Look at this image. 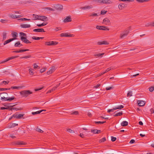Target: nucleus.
<instances>
[{
  "mask_svg": "<svg viewBox=\"0 0 154 154\" xmlns=\"http://www.w3.org/2000/svg\"><path fill=\"white\" fill-rule=\"evenodd\" d=\"M32 38L35 40H38V37H35V36H33L32 37Z\"/></svg>",
  "mask_w": 154,
  "mask_h": 154,
  "instance_id": "61",
  "label": "nucleus"
},
{
  "mask_svg": "<svg viewBox=\"0 0 154 154\" xmlns=\"http://www.w3.org/2000/svg\"><path fill=\"white\" fill-rule=\"evenodd\" d=\"M132 96V92L131 91H129L128 93L127 97H130Z\"/></svg>",
  "mask_w": 154,
  "mask_h": 154,
  "instance_id": "27",
  "label": "nucleus"
},
{
  "mask_svg": "<svg viewBox=\"0 0 154 154\" xmlns=\"http://www.w3.org/2000/svg\"><path fill=\"white\" fill-rule=\"evenodd\" d=\"M134 142H135V140H134L132 139L130 140L129 143H130L131 144V143H134Z\"/></svg>",
  "mask_w": 154,
  "mask_h": 154,
  "instance_id": "64",
  "label": "nucleus"
},
{
  "mask_svg": "<svg viewBox=\"0 0 154 154\" xmlns=\"http://www.w3.org/2000/svg\"><path fill=\"white\" fill-rule=\"evenodd\" d=\"M16 144L18 145H22L24 144V143L22 141H18L16 142Z\"/></svg>",
  "mask_w": 154,
  "mask_h": 154,
  "instance_id": "31",
  "label": "nucleus"
},
{
  "mask_svg": "<svg viewBox=\"0 0 154 154\" xmlns=\"http://www.w3.org/2000/svg\"><path fill=\"white\" fill-rule=\"evenodd\" d=\"M99 2L100 3H103L105 4H109L111 2V1L109 0H100Z\"/></svg>",
  "mask_w": 154,
  "mask_h": 154,
  "instance_id": "10",
  "label": "nucleus"
},
{
  "mask_svg": "<svg viewBox=\"0 0 154 154\" xmlns=\"http://www.w3.org/2000/svg\"><path fill=\"white\" fill-rule=\"evenodd\" d=\"M137 1L139 2L143 3L145 2H147L149 1L150 0H136Z\"/></svg>",
  "mask_w": 154,
  "mask_h": 154,
  "instance_id": "32",
  "label": "nucleus"
},
{
  "mask_svg": "<svg viewBox=\"0 0 154 154\" xmlns=\"http://www.w3.org/2000/svg\"><path fill=\"white\" fill-rule=\"evenodd\" d=\"M128 123L126 121H124L122 122L121 123V125L122 126H127L128 125Z\"/></svg>",
  "mask_w": 154,
  "mask_h": 154,
  "instance_id": "21",
  "label": "nucleus"
},
{
  "mask_svg": "<svg viewBox=\"0 0 154 154\" xmlns=\"http://www.w3.org/2000/svg\"><path fill=\"white\" fill-rule=\"evenodd\" d=\"M102 23L105 25H109L111 23L109 19L107 18H106L103 20Z\"/></svg>",
  "mask_w": 154,
  "mask_h": 154,
  "instance_id": "5",
  "label": "nucleus"
},
{
  "mask_svg": "<svg viewBox=\"0 0 154 154\" xmlns=\"http://www.w3.org/2000/svg\"><path fill=\"white\" fill-rule=\"evenodd\" d=\"M47 23H48L45 22L44 23H43L41 24H39V27H41L44 26H45L47 25Z\"/></svg>",
  "mask_w": 154,
  "mask_h": 154,
  "instance_id": "37",
  "label": "nucleus"
},
{
  "mask_svg": "<svg viewBox=\"0 0 154 154\" xmlns=\"http://www.w3.org/2000/svg\"><path fill=\"white\" fill-rule=\"evenodd\" d=\"M32 115H33L38 114V111L36 112H32Z\"/></svg>",
  "mask_w": 154,
  "mask_h": 154,
  "instance_id": "62",
  "label": "nucleus"
},
{
  "mask_svg": "<svg viewBox=\"0 0 154 154\" xmlns=\"http://www.w3.org/2000/svg\"><path fill=\"white\" fill-rule=\"evenodd\" d=\"M19 20H21L23 21H26V20H30V19H26V18H21L20 19H19Z\"/></svg>",
  "mask_w": 154,
  "mask_h": 154,
  "instance_id": "38",
  "label": "nucleus"
},
{
  "mask_svg": "<svg viewBox=\"0 0 154 154\" xmlns=\"http://www.w3.org/2000/svg\"><path fill=\"white\" fill-rule=\"evenodd\" d=\"M3 40H5L6 39L7 37V33L6 32H4L3 34Z\"/></svg>",
  "mask_w": 154,
  "mask_h": 154,
  "instance_id": "34",
  "label": "nucleus"
},
{
  "mask_svg": "<svg viewBox=\"0 0 154 154\" xmlns=\"http://www.w3.org/2000/svg\"><path fill=\"white\" fill-rule=\"evenodd\" d=\"M39 20L45 22L48 21V17L45 16L39 15Z\"/></svg>",
  "mask_w": 154,
  "mask_h": 154,
  "instance_id": "4",
  "label": "nucleus"
},
{
  "mask_svg": "<svg viewBox=\"0 0 154 154\" xmlns=\"http://www.w3.org/2000/svg\"><path fill=\"white\" fill-rule=\"evenodd\" d=\"M57 7L59 9H62L63 8V6L60 5H58L57 6Z\"/></svg>",
  "mask_w": 154,
  "mask_h": 154,
  "instance_id": "40",
  "label": "nucleus"
},
{
  "mask_svg": "<svg viewBox=\"0 0 154 154\" xmlns=\"http://www.w3.org/2000/svg\"><path fill=\"white\" fill-rule=\"evenodd\" d=\"M91 8V7L89 6H85L84 7H83L81 8L83 10H86L87 9H90Z\"/></svg>",
  "mask_w": 154,
  "mask_h": 154,
  "instance_id": "30",
  "label": "nucleus"
},
{
  "mask_svg": "<svg viewBox=\"0 0 154 154\" xmlns=\"http://www.w3.org/2000/svg\"><path fill=\"white\" fill-rule=\"evenodd\" d=\"M17 33L16 32H14L11 33L12 37L13 38H16L17 36Z\"/></svg>",
  "mask_w": 154,
  "mask_h": 154,
  "instance_id": "23",
  "label": "nucleus"
},
{
  "mask_svg": "<svg viewBox=\"0 0 154 154\" xmlns=\"http://www.w3.org/2000/svg\"><path fill=\"white\" fill-rule=\"evenodd\" d=\"M122 114V111L119 112L117 113L115 115H114V116H121Z\"/></svg>",
  "mask_w": 154,
  "mask_h": 154,
  "instance_id": "33",
  "label": "nucleus"
},
{
  "mask_svg": "<svg viewBox=\"0 0 154 154\" xmlns=\"http://www.w3.org/2000/svg\"><path fill=\"white\" fill-rule=\"evenodd\" d=\"M91 132L93 134H98L100 133L101 131L100 130L94 129L91 130Z\"/></svg>",
  "mask_w": 154,
  "mask_h": 154,
  "instance_id": "15",
  "label": "nucleus"
},
{
  "mask_svg": "<svg viewBox=\"0 0 154 154\" xmlns=\"http://www.w3.org/2000/svg\"><path fill=\"white\" fill-rule=\"evenodd\" d=\"M112 88L113 87H109L106 88V90H109L112 89Z\"/></svg>",
  "mask_w": 154,
  "mask_h": 154,
  "instance_id": "63",
  "label": "nucleus"
},
{
  "mask_svg": "<svg viewBox=\"0 0 154 154\" xmlns=\"http://www.w3.org/2000/svg\"><path fill=\"white\" fill-rule=\"evenodd\" d=\"M24 115V114H15L13 115V117L14 118H15L17 119H21Z\"/></svg>",
  "mask_w": 154,
  "mask_h": 154,
  "instance_id": "6",
  "label": "nucleus"
},
{
  "mask_svg": "<svg viewBox=\"0 0 154 154\" xmlns=\"http://www.w3.org/2000/svg\"><path fill=\"white\" fill-rule=\"evenodd\" d=\"M130 31L129 29H126L123 32L125 33V34H127V35H128V33H129Z\"/></svg>",
  "mask_w": 154,
  "mask_h": 154,
  "instance_id": "44",
  "label": "nucleus"
},
{
  "mask_svg": "<svg viewBox=\"0 0 154 154\" xmlns=\"http://www.w3.org/2000/svg\"><path fill=\"white\" fill-rule=\"evenodd\" d=\"M149 91L150 92H152L154 90V85L151 86L149 88Z\"/></svg>",
  "mask_w": 154,
  "mask_h": 154,
  "instance_id": "29",
  "label": "nucleus"
},
{
  "mask_svg": "<svg viewBox=\"0 0 154 154\" xmlns=\"http://www.w3.org/2000/svg\"><path fill=\"white\" fill-rule=\"evenodd\" d=\"M8 20H2V19L1 20V22L3 23H5L8 22Z\"/></svg>",
  "mask_w": 154,
  "mask_h": 154,
  "instance_id": "49",
  "label": "nucleus"
},
{
  "mask_svg": "<svg viewBox=\"0 0 154 154\" xmlns=\"http://www.w3.org/2000/svg\"><path fill=\"white\" fill-rule=\"evenodd\" d=\"M32 18L33 20H35L38 19V15H36L35 14H33L32 16Z\"/></svg>",
  "mask_w": 154,
  "mask_h": 154,
  "instance_id": "20",
  "label": "nucleus"
},
{
  "mask_svg": "<svg viewBox=\"0 0 154 154\" xmlns=\"http://www.w3.org/2000/svg\"><path fill=\"white\" fill-rule=\"evenodd\" d=\"M16 39H17L16 38H12L8 40H6V41H5L4 43V45H5L6 44L9 43L11 41H12Z\"/></svg>",
  "mask_w": 154,
  "mask_h": 154,
  "instance_id": "12",
  "label": "nucleus"
},
{
  "mask_svg": "<svg viewBox=\"0 0 154 154\" xmlns=\"http://www.w3.org/2000/svg\"><path fill=\"white\" fill-rule=\"evenodd\" d=\"M10 88H0V91H4L8 90L10 89Z\"/></svg>",
  "mask_w": 154,
  "mask_h": 154,
  "instance_id": "53",
  "label": "nucleus"
},
{
  "mask_svg": "<svg viewBox=\"0 0 154 154\" xmlns=\"http://www.w3.org/2000/svg\"><path fill=\"white\" fill-rule=\"evenodd\" d=\"M29 51V49L21 50L19 51H13V53H21Z\"/></svg>",
  "mask_w": 154,
  "mask_h": 154,
  "instance_id": "16",
  "label": "nucleus"
},
{
  "mask_svg": "<svg viewBox=\"0 0 154 154\" xmlns=\"http://www.w3.org/2000/svg\"><path fill=\"white\" fill-rule=\"evenodd\" d=\"M29 72L30 75H33L34 73L33 72L32 69L30 68L29 69Z\"/></svg>",
  "mask_w": 154,
  "mask_h": 154,
  "instance_id": "43",
  "label": "nucleus"
},
{
  "mask_svg": "<svg viewBox=\"0 0 154 154\" xmlns=\"http://www.w3.org/2000/svg\"><path fill=\"white\" fill-rule=\"evenodd\" d=\"M17 125H18V124H15V123L12 124L11 126V127H10V128H11V127H14L16 126Z\"/></svg>",
  "mask_w": 154,
  "mask_h": 154,
  "instance_id": "55",
  "label": "nucleus"
},
{
  "mask_svg": "<svg viewBox=\"0 0 154 154\" xmlns=\"http://www.w3.org/2000/svg\"><path fill=\"white\" fill-rule=\"evenodd\" d=\"M22 87V86H14L11 87V89H18L21 88Z\"/></svg>",
  "mask_w": 154,
  "mask_h": 154,
  "instance_id": "28",
  "label": "nucleus"
},
{
  "mask_svg": "<svg viewBox=\"0 0 154 154\" xmlns=\"http://www.w3.org/2000/svg\"><path fill=\"white\" fill-rule=\"evenodd\" d=\"M106 122V121H103V122H100V121H98V122H94L96 124H103Z\"/></svg>",
  "mask_w": 154,
  "mask_h": 154,
  "instance_id": "42",
  "label": "nucleus"
},
{
  "mask_svg": "<svg viewBox=\"0 0 154 154\" xmlns=\"http://www.w3.org/2000/svg\"><path fill=\"white\" fill-rule=\"evenodd\" d=\"M127 7V5L124 3L119 4L118 6V8L120 10H122Z\"/></svg>",
  "mask_w": 154,
  "mask_h": 154,
  "instance_id": "8",
  "label": "nucleus"
},
{
  "mask_svg": "<svg viewBox=\"0 0 154 154\" xmlns=\"http://www.w3.org/2000/svg\"><path fill=\"white\" fill-rule=\"evenodd\" d=\"M21 27L23 28H28L30 27V25L29 24H23L20 25Z\"/></svg>",
  "mask_w": 154,
  "mask_h": 154,
  "instance_id": "17",
  "label": "nucleus"
},
{
  "mask_svg": "<svg viewBox=\"0 0 154 154\" xmlns=\"http://www.w3.org/2000/svg\"><path fill=\"white\" fill-rule=\"evenodd\" d=\"M109 30V29L108 28H107L106 26H103L102 29V30Z\"/></svg>",
  "mask_w": 154,
  "mask_h": 154,
  "instance_id": "41",
  "label": "nucleus"
},
{
  "mask_svg": "<svg viewBox=\"0 0 154 154\" xmlns=\"http://www.w3.org/2000/svg\"><path fill=\"white\" fill-rule=\"evenodd\" d=\"M34 68L35 69H36L38 67V66L35 63L34 65Z\"/></svg>",
  "mask_w": 154,
  "mask_h": 154,
  "instance_id": "58",
  "label": "nucleus"
},
{
  "mask_svg": "<svg viewBox=\"0 0 154 154\" xmlns=\"http://www.w3.org/2000/svg\"><path fill=\"white\" fill-rule=\"evenodd\" d=\"M14 97H1V100H2L11 101L12 100H14Z\"/></svg>",
  "mask_w": 154,
  "mask_h": 154,
  "instance_id": "3",
  "label": "nucleus"
},
{
  "mask_svg": "<svg viewBox=\"0 0 154 154\" xmlns=\"http://www.w3.org/2000/svg\"><path fill=\"white\" fill-rule=\"evenodd\" d=\"M79 114V112L78 111H75L72 113H71V114L72 115H77Z\"/></svg>",
  "mask_w": 154,
  "mask_h": 154,
  "instance_id": "39",
  "label": "nucleus"
},
{
  "mask_svg": "<svg viewBox=\"0 0 154 154\" xmlns=\"http://www.w3.org/2000/svg\"><path fill=\"white\" fill-rule=\"evenodd\" d=\"M47 69V68L46 67H44L43 68L41 69L40 70V72L41 73H42L44 72L45 71L46 69Z\"/></svg>",
  "mask_w": 154,
  "mask_h": 154,
  "instance_id": "35",
  "label": "nucleus"
},
{
  "mask_svg": "<svg viewBox=\"0 0 154 154\" xmlns=\"http://www.w3.org/2000/svg\"><path fill=\"white\" fill-rule=\"evenodd\" d=\"M23 45L22 44H20L19 41L17 42L14 45V46L16 47H21Z\"/></svg>",
  "mask_w": 154,
  "mask_h": 154,
  "instance_id": "22",
  "label": "nucleus"
},
{
  "mask_svg": "<svg viewBox=\"0 0 154 154\" xmlns=\"http://www.w3.org/2000/svg\"><path fill=\"white\" fill-rule=\"evenodd\" d=\"M72 21V19L70 16L67 17L63 20V22L64 23H67Z\"/></svg>",
  "mask_w": 154,
  "mask_h": 154,
  "instance_id": "11",
  "label": "nucleus"
},
{
  "mask_svg": "<svg viewBox=\"0 0 154 154\" xmlns=\"http://www.w3.org/2000/svg\"><path fill=\"white\" fill-rule=\"evenodd\" d=\"M116 109H114V108L112 109H109L107 110V112H113V110H115Z\"/></svg>",
  "mask_w": 154,
  "mask_h": 154,
  "instance_id": "59",
  "label": "nucleus"
},
{
  "mask_svg": "<svg viewBox=\"0 0 154 154\" xmlns=\"http://www.w3.org/2000/svg\"><path fill=\"white\" fill-rule=\"evenodd\" d=\"M55 70V67L54 66L52 67L49 70L52 73Z\"/></svg>",
  "mask_w": 154,
  "mask_h": 154,
  "instance_id": "46",
  "label": "nucleus"
},
{
  "mask_svg": "<svg viewBox=\"0 0 154 154\" xmlns=\"http://www.w3.org/2000/svg\"><path fill=\"white\" fill-rule=\"evenodd\" d=\"M106 140V138L103 137V138H102V139H100V140L99 142L100 143H102V142H103L105 141Z\"/></svg>",
  "mask_w": 154,
  "mask_h": 154,
  "instance_id": "47",
  "label": "nucleus"
},
{
  "mask_svg": "<svg viewBox=\"0 0 154 154\" xmlns=\"http://www.w3.org/2000/svg\"><path fill=\"white\" fill-rule=\"evenodd\" d=\"M67 131H68V132L70 133H72L73 132H74V131H73V130H72L71 129H68L67 130Z\"/></svg>",
  "mask_w": 154,
  "mask_h": 154,
  "instance_id": "52",
  "label": "nucleus"
},
{
  "mask_svg": "<svg viewBox=\"0 0 154 154\" xmlns=\"http://www.w3.org/2000/svg\"><path fill=\"white\" fill-rule=\"evenodd\" d=\"M14 56H12L10 57H9V58H8V59L6 60H5L1 62L0 63H0H5L8 61V60H12V59H14Z\"/></svg>",
  "mask_w": 154,
  "mask_h": 154,
  "instance_id": "18",
  "label": "nucleus"
},
{
  "mask_svg": "<svg viewBox=\"0 0 154 154\" xmlns=\"http://www.w3.org/2000/svg\"><path fill=\"white\" fill-rule=\"evenodd\" d=\"M103 27V26H96V28L98 29L102 30V29Z\"/></svg>",
  "mask_w": 154,
  "mask_h": 154,
  "instance_id": "45",
  "label": "nucleus"
},
{
  "mask_svg": "<svg viewBox=\"0 0 154 154\" xmlns=\"http://www.w3.org/2000/svg\"><path fill=\"white\" fill-rule=\"evenodd\" d=\"M104 54V53L95 54L94 56L96 57H102L103 56Z\"/></svg>",
  "mask_w": 154,
  "mask_h": 154,
  "instance_id": "19",
  "label": "nucleus"
},
{
  "mask_svg": "<svg viewBox=\"0 0 154 154\" xmlns=\"http://www.w3.org/2000/svg\"><path fill=\"white\" fill-rule=\"evenodd\" d=\"M32 93V92L29 90L23 91L20 92V94L23 96H27Z\"/></svg>",
  "mask_w": 154,
  "mask_h": 154,
  "instance_id": "2",
  "label": "nucleus"
},
{
  "mask_svg": "<svg viewBox=\"0 0 154 154\" xmlns=\"http://www.w3.org/2000/svg\"><path fill=\"white\" fill-rule=\"evenodd\" d=\"M111 141L112 142H114L116 140V137H114L113 136L111 137Z\"/></svg>",
  "mask_w": 154,
  "mask_h": 154,
  "instance_id": "50",
  "label": "nucleus"
},
{
  "mask_svg": "<svg viewBox=\"0 0 154 154\" xmlns=\"http://www.w3.org/2000/svg\"><path fill=\"white\" fill-rule=\"evenodd\" d=\"M20 34L21 36L26 37V34L22 32H20Z\"/></svg>",
  "mask_w": 154,
  "mask_h": 154,
  "instance_id": "48",
  "label": "nucleus"
},
{
  "mask_svg": "<svg viewBox=\"0 0 154 154\" xmlns=\"http://www.w3.org/2000/svg\"><path fill=\"white\" fill-rule=\"evenodd\" d=\"M124 108V106L122 105H120L114 108V109H121Z\"/></svg>",
  "mask_w": 154,
  "mask_h": 154,
  "instance_id": "24",
  "label": "nucleus"
},
{
  "mask_svg": "<svg viewBox=\"0 0 154 154\" xmlns=\"http://www.w3.org/2000/svg\"><path fill=\"white\" fill-rule=\"evenodd\" d=\"M98 45H107L109 44V43L107 41H103L102 42H97Z\"/></svg>",
  "mask_w": 154,
  "mask_h": 154,
  "instance_id": "13",
  "label": "nucleus"
},
{
  "mask_svg": "<svg viewBox=\"0 0 154 154\" xmlns=\"http://www.w3.org/2000/svg\"><path fill=\"white\" fill-rule=\"evenodd\" d=\"M39 11L42 13H45L46 12V10H49L51 11H54V9L49 7H43L41 4H39Z\"/></svg>",
  "mask_w": 154,
  "mask_h": 154,
  "instance_id": "1",
  "label": "nucleus"
},
{
  "mask_svg": "<svg viewBox=\"0 0 154 154\" xmlns=\"http://www.w3.org/2000/svg\"><path fill=\"white\" fill-rule=\"evenodd\" d=\"M128 35H127V34H125L124 32H123L122 34H120V38H123L125 37L126 36Z\"/></svg>",
  "mask_w": 154,
  "mask_h": 154,
  "instance_id": "26",
  "label": "nucleus"
},
{
  "mask_svg": "<svg viewBox=\"0 0 154 154\" xmlns=\"http://www.w3.org/2000/svg\"><path fill=\"white\" fill-rule=\"evenodd\" d=\"M73 35L71 34L68 35L67 33H63L60 34V36L61 37H72L73 36Z\"/></svg>",
  "mask_w": 154,
  "mask_h": 154,
  "instance_id": "9",
  "label": "nucleus"
},
{
  "mask_svg": "<svg viewBox=\"0 0 154 154\" xmlns=\"http://www.w3.org/2000/svg\"><path fill=\"white\" fill-rule=\"evenodd\" d=\"M106 11H105V10H103L101 11V14H105L106 13Z\"/></svg>",
  "mask_w": 154,
  "mask_h": 154,
  "instance_id": "56",
  "label": "nucleus"
},
{
  "mask_svg": "<svg viewBox=\"0 0 154 154\" xmlns=\"http://www.w3.org/2000/svg\"><path fill=\"white\" fill-rule=\"evenodd\" d=\"M51 45H55L58 44V42L55 41H51Z\"/></svg>",
  "mask_w": 154,
  "mask_h": 154,
  "instance_id": "36",
  "label": "nucleus"
},
{
  "mask_svg": "<svg viewBox=\"0 0 154 154\" xmlns=\"http://www.w3.org/2000/svg\"><path fill=\"white\" fill-rule=\"evenodd\" d=\"M9 17L13 18H16L20 17L19 15L17 16L14 14H11L10 15Z\"/></svg>",
  "mask_w": 154,
  "mask_h": 154,
  "instance_id": "25",
  "label": "nucleus"
},
{
  "mask_svg": "<svg viewBox=\"0 0 154 154\" xmlns=\"http://www.w3.org/2000/svg\"><path fill=\"white\" fill-rule=\"evenodd\" d=\"M45 32V31L44 30V29L42 28H39V32Z\"/></svg>",
  "mask_w": 154,
  "mask_h": 154,
  "instance_id": "60",
  "label": "nucleus"
},
{
  "mask_svg": "<svg viewBox=\"0 0 154 154\" xmlns=\"http://www.w3.org/2000/svg\"><path fill=\"white\" fill-rule=\"evenodd\" d=\"M11 109V110L15 109V110H16V111H17V110H21V108H16L15 107H14L13 108H12Z\"/></svg>",
  "mask_w": 154,
  "mask_h": 154,
  "instance_id": "54",
  "label": "nucleus"
},
{
  "mask_svg": "<svg viewBox=\"0 0 154 154\" xmlns=\"http://www.w3.org/2000/svg\"><path fill=\"white\" fill-rule=\"evenodd\" d=\"M138 103L139 105L140 106H144L146 103L145 101L142 100L138 101Z\"/></svg>",
  "mask_w": 154,
  "mask_h": 154,
  "instance_id": "14",
  "label": "nucleus"
},
{
  "mask_svg": "<svg viewBox=\"0 0 154 154\" xmlns=\"http://www.w3.org/2000/svg\"><path fill=\"white\" fill-rule=\"evenodd\" d=\"M51 41L47 42H45V45H51Z\"/></svg>",
  "mask_w": 154,
  "mask_h": 154,
  "instance_id": "51",
  "label": "nucleus"
},
{
  "mask_svg": "<svg viewBox=\"0 0 154 154\" xmlns=\"http://www.w3.org/2000/svg\"><path fill=\"white\" fill-rule=\"evenodd\" d=\"M20 39L26 43L27 44L31 43L30 42L26 39V37L21 36Z\"/></svg>",
  "mask_w": 154,
  "mask_h": 154,
  "instance_id": "7",
  "label": "nucleus"
},
{
  "mask_svg": "<svg viewBox=\"0 0 154 154\" xmlns=\"http://www.w3.org/2000/svg\"><path fill=\"white\" fill-rule=\"evenodd\" d=\"M61 30V28L60 27H57L55 29V30L56 31Z\"/></svg>",
  "mask_w": 154,
  "mask_h": 154,
  "instance_id": "57",
  "label": "nucleus"
}]
</instances>
